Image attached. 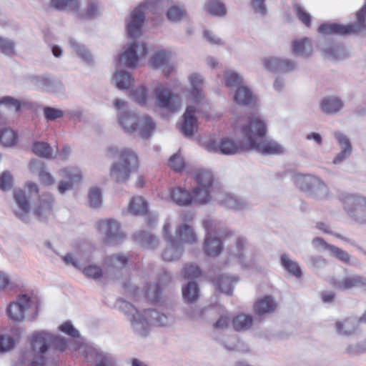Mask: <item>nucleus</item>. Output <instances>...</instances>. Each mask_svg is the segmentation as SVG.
Instances as JSON below:
<instances>
[{
    "label": "nucleus",
    "instance_id": "1",
    "mask_svg": "<svg viewBox=\"0 0 366 366\" xmlns=\"http://www.w3.org/2000/svg\"><path fill=\"white\" fill-rule=\"evenodd\" d=\"M51 344L61 351L66 347V342L62 337L54 336L46 331L33 333L31 337V348L21 355L19 366H43L44 355Z\"/></svg>",
    "mask_w": 366,
    "mask_h": 366
},
{
    "label": "nucleus",
    "instance_id": "2",
    "mask_svg": "<svg viewBox=\"0 0 366 366\" xmlns=\"http://www.w3.org/2000/svg\"><path fill=\"white\" fill-rule=\"evenodd\" d=\"M63 261L67 265H72L75 268L82 269L84 275L89 278L98 280L102 277L113 278L117 271L122 268L126 264L127 259L124 256L114 255L109 257L107 260V267L103 272L95 264H86L89 261V257L80 252L76 254H68L62 257Z\"/></svg>",
    "mask_w": 366,
    "mask_h": 366
},
{
    "label": "nucleus",
    "instance_id": "3",
    "mask_svg": "<svg viewBox=\"0 0 366 366\" xmlns=\"http://www.w3.org/2000/svg\"><path fill=\"white\" fill-rule=\"evenodd\" d=\"M119 308L130 317L134 330L142 336L147 334L153 321H156L161 326H168L172 323V320L167 316L154 311L147 310L139 314L133 305L124 300L119 302Z\"/></svg>",
    "mask_w": 366,
    "mask_h": 366
},
{
    "label": "nucleus",
    "instance_id": "4",
    "mask_svg": "<svg viewBox=\"0 0 366 366\" xmlns=\"http://www.w3.org/2000/svg\"><path fill=\"white\" fill-rule=\"evenodd\" d=\"M109 157L118 158L111 167V177L118 182H126L134 170L138 167V159L134 152L129 149L118 150L115 148L108 149Z\"/></svg>",
    "mask_w": 366,
    "mask_h": 366
},
{
    "label": "nucleus",
    "instance_id": "5",
    "mask_svg": "<svg viewBox=\"0 0 366 366\" xmlns=\"http://www.w3.org/2000/svg\"><path fill=\"white\" fill-rule=\"evenodd\" d=\"M39 312V300L34 295H21L6 308L9 319L13 322H23L26 318L34 320Z\"/></svg>",
    "mask_w": 366,
    "mask_h": 366
},
{
    "label": "nucleus",
    "instance_id": "6",
    "mask_svg": "<svg viewBox=\"0 0 366 366\" xmlns=\"http://www.w3.org/2000/svg\"><path fill=\"white\" fill-rule=\"evenodd\" d=\"M171 5L170 0H147L140 7L135 9L131 14L127 22V34L132 38L142 34V26L144 20L143 9H149L154 13H162Z\"/></svg>",
    "mask_w": 366,
    "mask_h": 366
},
{
    "label": "nucleus",
    "instance_id": "7",
    "mask_svg": "<svg viewBox=\"0 0 366 366\" xmlns=\"http://www.w3.org/2000/svg\"><path fill=\"white\" fill-rule=\"evenodd\" d=\"M118 123L124 132L134 134L142 138L149 137L155 129V124L149 116L139 117L134 113L119 114Z\"/></svg>",
    "mask_w": 366,
    "mask_h": 366
},
{
    "label": "nucleus",
    "instance_id": "8",
    "mask_svg": "<svg viewBox=\"0 0 366 366\" xmlns=\"http://www.w3.org/2000/svg\"><path fill=\"white\" fill-rule=\"evenodd\" d=\"M357 23L355 24L341 25L338 24H324L319 27V32L324 34H366V0L362 7L356 13Z\"/></svg>",
    "mask_w": 366,
    "mask_h": 366
},
{
    "label": "nucleus",
    "instance_id": "9",
    "mask_svg": "<svg viewBox=\"0 0 366 366\" xmlns=\"http://www.w3.org/2000/svg\"><path fill=\"white\" fill-rule=\"evenodd\" d=\"M267 131L264 122L258 117L247 119L242 124L240 132L244 138V147L248 150L253 147L265 135Z\"/></svg>",
    "mask_w": 366,
    "mask_h": 366
},
{
    "label": "nucleus",
    "instance_id": "10",
    "mask_svg": "<svg viewBox=\"0 0 366 366\" xmlns=\"http://www.w3.org/2000/svg\"><path fill=\"white\" fill-rule=\"evenodd\" d=\"M194 177L197 187L193 190L192 202L205 204L210 199L213 176L209 171L197 169L194 174Z\"/></svg>",
    "mask_w": 366,
    "mask_h": 366
},
{
    "label": "nucleus",
    "instance_id": "11",
    "mask_svg": "<svg viewBox=\"0 0 366 366\" xmlns=\"http://www.w3.org/2000/svg\"><path fill=\"white\" fill-rule=\"evenodd\" d=\"M147 52L148 49L145 44L135 41L129 43L118 56L117 65L135 68L142 59H145Z\"/></svg>",
    "mask_w": 366,
    "mask_h": 366
},
{
    "label": "nucleus",
    "instance_id": "12",
    "mask_svg": "<svg viewBox=\"0 0 366 366\" xmlns=\"http://www.w3.org/2000/svg\"><path fill=\"white\" fill-rule=\"evenodd\" d=\"M204 148L211 152L220 153L225 155H233L242 152L249 151L244 147V142L237 143L229 137L222 138L218 142L209 139L204 144Z\"/></svg>",
    "mask_w": 366,
    "mask_h": 366
},
{
    "label": "nucleus",
    "instance_id": "13",
    "mask_svg": "<svg viewBox=\"0 0 366 366\" xmlns=\"http://www.w3.org/2000/svg\"><path fill=\"white\" fill-rule=\"evenodd\" d=\"M72 348L85 353L86 358L92 362V366H117L115 360L111 355L96 348L85 346L82 342H78Z\"/></svg>",
    "mask_w": 366,
    "mask_h": 366
},
{
    "label": "nucleus",
    "instance_id": "14",
    "mask_svg": "<svg viewBox=\"0 0 366 366\" xmlns=\"http://www.w3.org/2000/svg\"><path fill=\"white\" fill-rule=\"evenodd\" d=\"M156 107L169 112H177L181 108V99L177 94L162 85L156 89Z\"/></svg>",
    "mask_w": 366,
    "mask_h": 366
},
{
    "label": "nucleus",
    "instance_id": "15",
    "mask_svg": "<svg viewBox=\"0 0 366 366\" xmlns=\"http://www.w3.org/2000/svg\"><path fill=\"white\" fill-rule=\"evenodd\" d=\"M97 227L104 235V241L108 244H117L124 237L119 223L114 219H102L97 222Z\"/></svg>",
    "mask_w": 366,
    "mask_h": 366
},
{
    "label": "nucleus",
    "instance_id": "16",
    "mask_svg": "<svg viewBox=\"0 0 366 366\" xmlns=\"http://www.w3.org/2000/svg\"><path fill=\"white\" fill-rule=\"evenodd\" d=\"M207 106L199 107L189 102L183 114V122L181 124V131L187 137H192L197 130V120L196 113L199 112Z\"/></svg>",
    "mask_w": 366,
    "mask_h": 366
},
{
    "label": "nucleus",
    "instance_id": "17",
    "mask_svg": "<svg viewBox=\"0 0 366 366\" xmlns=\"http://www.w3.org/2000/svg\"><path fill=\"white\" fill-rule=\"evenodd\" d=\"M190 85L189 94V102L200 106H207L204 102V94L202 91L204 78L197 73H192L188 76Z\"/></svg>",
    "mask_w": 366,
    "mask_h": 366
},
{
    "label": "nucleus",
    "instance_id": "18",
    "mask_svg": "<svg viewBox=\"0 0 366 366\" xmlns=\"http://www.w3.org/2000/svg\"><path fill=\"white\" fill-rule=\"evenodd\" d=\"M204 227L206 230V239L204 243V249L206 254L209 256H215L220 253L222 245L220 240L216 237H212L213 232L216 231L215 225L213 221L205 219L203 222Z\"/></svg>",
    "mask_w": 366,
    "mask_h": 366
},
{
    "label": "nucleus",
    "instance_id": "19",
    "mask_svg": "<svg viewBox=\"0 0 366 366\" xmlns=\"http://www.w3.org/2000/svg\"><path fill=\"white\" fill-rule=\"evenodd\" d=\"M330 282L334 287L342 291L352 288H366V278L359 274L341 278L332 277Z\"/></svg>",
    "mask_w": 366,
    "mask_h": 366
},
{
    "label": "nucleus",
    "instance_id": "20",
    "mask_svg": "<svg viewBox=\"0 0 366 366\" xmlns=\"http://www.w3.org/2000/svg\"><path fill=\"white\" fill-rule=\"evenodd\" d=\"M14 199L16 205V207L13 209L14 214L21 220L28 222L30 213V202L26 194V190L23 189H15L14 191Z\"/></svg>",
    "mask_w": 366,
    "mask_h": 366
},
{
    "label": "nucleus",
    "instance_id": "21",
    "mask_svg": "<svg viewBox=\"0 0 366 366\" xmlns=\"http://www.w3.org/2000/svg\"><path fill=\"white\" fill-rule=\"evenodd\" d=\"M170 227L169 223H165L163 227L164 236L168 242L169 245L164 250L162 257L164 260L169 262L178 259L182 252L181 242H177L174 237L169 234Z\"/></svg>",
    "mask_w": 366,
    "mask_h": 366
},
{
    "label": "nucleus",
    "instance_id": "22",
    "mask_svg": "<svg viewBox=\"0 0 366 366\" xmlns=\"http://www.w3.org/2000/svg\"><path fill=\"white\" fill-rule=\"evenodd\" d=\"M345 207L352 212L358 222H364L366 218V200L364 197L350 195L344 199Z\"/></svg>",
    "mask_w": 366,
    "mask_h": 366
},
{
    "label": "nucleus",
    "instance_id": "23",
    "mask_svg": "<svg viewBox=\"0 0 366 366\" xmlns=\"http://www.w3.org/2000/svg\"><path fill=\"white\" fill-rule=\"evenodd\" d=\"M60 174L62 177V179L58 186L60 194H64L69 190L73 184L79 182L82 177L81 172L77 168L62 169Z\"/></svg>",
    "mask_w": 366,
    "mask_h": 366
},
{
    "label": "nucleus",
    "instance_id": "24",
    "mask_svg": "<svg viewBox=\"0 0 366 366\" xmlns=\"http://www.w3.org/2000/svg\"><path fill=\"white\" fill-rule=\"evenodd\" d=\"M54 198L50 194H42L34 204L33 213L36 218L41 221L46 219L52 214Z\"/></svg>",
    "mask_w": 366,
    "mask_h": 366
},
{
    "label": "nucleus",
    "instance_id": "25",
    "mask_svg": "<svg viewBox=\"0 0 366 366\" xmlns=\"http://www.w3.org/2000/svg\"><path fill=\"white\" fill-rule=\"evenodd\" d=\"M262 61L266 69L272 71L289 72L295 68V64L293 61L274 57H267Z\"/></svg>",
    "mask_w": 366,
    "mask_h": 366
},
{
    "label": "nucleus",
    "instance_id": "26",
    "mask_svg": "<svg viewBox=\"0 0 366 366\" xmlns=\"http://www.w3.org/2000/svg\"><path fill=\"white\" fill-rule=\"evenodd\" d=\"M171 56L170 51L159 50L150 58V65L154 68L163 67V72L168 76L174 69V66L169 64Z\"/></svg>",
    "mask_w": 366,
    "mask_h": 366
},
{
    "label": "nucleus",
    "instance_id": "27",
    "mask_svg": "<svg viewBox=\"0 0 366 366\" xmlns=\"http://www.w3.org/2000/svg\"><path fill=\"white\" fill-rule=\"evenodd\" d=\"M29 169L31 172L38 175L41 184L51 186L55 183L54 177L46 170L44 163L41 161L36 159L31 160L29 164Z\"/></svg>",
    "mask_w": 366,
    "mask_h": 366
},
{
    "label": "nucleus",
    "instance_id": "28",
    "mask_svg": "<svg viewBox=\"0 0 366 366\" xmlns=\"http://www.w3.org/2000/svg\"><path fill=\"white\" fill-rule=\"evenodd\" d=\"M255 149L262 154H282L285 152V147L273 139H261L253 147Z\"/></svg>",
    "mask_w": 366,
    "mask_h": 366
},
{
    "label": "nucleus",
    "instance_id": "29",
    "mask_svg": "<svg viewBox=\"0 0 366 366\" xmlns=\"http://www.w3.org/2000/svg\"><path fill=\"white\" fill-rule=\"evenodd\" d=\"M176 234L179 238L177 242L193 244L197 242V237L192 227L185 223L181 224L176 229Z\"/></svg>",
    "mask_w": 366,
    "mask_h": 366
},
{
    "label": "nucleus",
    "instance_id": "30",
    "mask_svg": "<svg viewBox=\"0 0 366 366\" xmlns=\"http://www.w3.org/2000/svg\"><path fill=\"white\" fill-rule=\"evenodd\" d=\"M343 107L341 99L337 97H328L323 99L320 102V108L322 112L327 114L337 113Z\"/></svg>",
    "mask_w": 366,
    "mask_h": 366
},
{
    "label": "nucleus",
    "instance_id": "31",
    "mask_svg": "<svg viewBox=\"0 0 366 366\" xmlns=\"http://www.w3.org/2000/svg\"><path fill=\"white\" fill-rule=\"evenodd\" d=\"M277 304L271 297L267 296L258 300L254 305V310L258 315L270 313L276 310Z\"/></svg>",
    "mask_w": 366,
    "mask_h": 366
},
{
    "label": "nucleus",
    "instance_id": "32",
    "mask_svg": "<svg viewBox=\"0 0 366 366\" xmlns=\"http://www.w3.org/2000/svg\"><path fill=\"white\" fill-rule=\"evenodd\" d=\"M335 137L339 144L342 147V151L339 153L333 160L334 164H338L350 155L352 147L349 139L344 134L336 133Z\"/></svg>",
    "mask_w": 366,
    "mask_h": 366
},
{
    "label": "nucleus",
    "instance_id": "33",
    "mask_svg": "<svg viewBox=\"0 0 366 366\" xmlns=\"http://www.w3.org/2000/svg\"><path fill=\"white\" fill-rule=\"evenodd\" d=\"M292 51L294 54L302 56H308L311 55L312 48L310 39L307 38H302L295 40L292 43Z\"/></svg>",
    "mask_w": 366,
    "mask_h": 366
},
{
    "label": "nucleus",
    "instance_id": "34",
    "mask_svg": "<svg viewBox=\"0 0 366 366\" xmlns=\"http://www.w3.org/2000/svg\"><path fill=\"white\" fill-rule=\"evenodd\" d=\"M112 82L119 89H127L134 84V79L127 71H116L113 75Z\"/></svg>",
    "mask_w": 366,
    "mask_h": 366
},
{
    "label": "nucleus",
    "instance_id": "35",
    "mask_svg": "<svg viewBox=\"0 0 366 366\" xmlns=\"http://www.w3.org/2000/svg\"><path fill=\"white\" fill-rule=\"evenodd\" d=\"M252 317L243 313L236 315L232 322L234 330L238 332L245 331L249 329L252 325Z\"/></svg>",
    "mask_w": 366,
    "mask_h": 366
},
{
    "label": "nucleus",
    "instance_id": "36",
    "mask_svg": "<svg viewBox=\"0 0 366 366\" xmlns=\"http://www.w3.org/2000/svg\"><path fill=\"white\" fill-rule=\"evenodd\" d=\"M50 6L59 11L69 10L77 13L79 9V0H51Z\"/></svg>",
    "mask_w": 366,
    "mask_h": 366
},
{
    "label": "nucleus",
    "instance_id": "37",
    "mask_svg": "<svg viewBox=\"0 0 366 366\" xmlns=\"http://www.w3.org/2000/svg\"><path fill=\"white\" fill-rule=\"evenodd\" d=\"M170 197L174 202L179 206H187L192 203V196L190 193L181 188L173 189Z\"/></svg>",
    "mask_w": 366,
    "mask_h": 366
},
{
    "label": "nucleus",
    "instance_id": "38",
    "mask_svg": "<svg viewBox=\"0 0 366 366\" xmlns=\"http://www.w3.org/2000/svg\"><path fill=\"white\" fill-rule=\"evenodd\" d=\"M357 322L355 319L347 318L336 322L337 331L342 335H350L357 330Z\"/></svg>",
    "mask_w": 366,
    "mask_h": 366
},
{
    "label": "nucleus",
    "instance_id": "39",
    "mask_svg": "<svg viewBox=\"0 0 366 366\" xmlns=\"http://www.w3.org/2000/svg\"><path fill=\"white\" fill-rule=\"evenodd\" d=\"M237 88V92L234 96V99L236 103L241 105L249 104L252 99V94L249 89L242 85V84Z\"/></svg>",
    "mask_w": 366,
    "mask_h": 366
},
{
    "label": "nucleus",
    "instance_id": "40",
    "mask_svg": "<svg viewBox=\"0 0 366 366\" xmlns=\"http://www.w3.org/2000/svg\"><path fill=\"white\" fill-rule=\"evenodd\" d=\"M281 264L282 267L291 274L300 277L302 275V271L299 264L289 258L286 254L281 256Z\"/></svg>",
    "mask_w": 366,
    "mask_h": 366
},
{
    "label": "nucleus",
    "instance_id": "41",
    "mask_svg": "<svg viewBox=\"0 0 366 366\" xmlns=\"http://www.w3.org/2000/svg\"><path fill=\"white\" fill-rule=\"evenodd\" d=\"M87 6L84 12L80 11V8L77 13H76L79 17L81 18H92L100 12V6L97 0H86Z\"/></svg>",
    "mask_w": 366,
    "mask_h": 366
},
{
    "label": "nucleus",
    "instance_id": "42",
    "mask_svg": "<svg viewBox=\"0 0 366 366\" xmlns=\"http://www.w3.org/2000/svg\"><path fill=\"white\" fill-rule=\"evenodd\" d=\"M224 83L229 88L238 87L242 84V79L237 72L226 70L224 74Z\"/></svg>",
    "mask_w": 366,
    "mask_h": 366
},
{
    "label": "nucleus",
    "instance_id": "43",
    "mask_svg": "<svg viewBox=\"0 0 366 366\" xmlns=\"http://www.w3.org/2000/svg\"><path fill=\"white\" fill-rule=\"evenodd\" d=\"M182 295L185 301L193 302L199 297V288L196 283L189 282L187 285L182 288Z\"/></svg>",
    "mask_w": 366,
    "mask_h": 366
},
{
    "label": "nucleus",
    "instance_id": "44",
    "mask_svg": "<svg viewBox=\"0 0 366 366\" xmlns=\"http://www.w3.org/2000/svg\"><path fill=\"white\" fill-rule=\"evenodd\" d=\"M205 10L213 16H224L226 9L223 4L216 0L208 1L204 6Z\"/></svg>",
    "mask_w": 366,
    "mask_h": 366
},
{
    "label": "nucleus",
    "instance_id": "45",
    "mask_svg": "<svg viewBox=\"0 0 366 366\" xmlns=\"http://www.w3.org/2000/svg\"><path fill=\"white\" fill-rule=\"evenodd\" d=\"M129 211L133 214H141L147 210V203L142 197H134L129 202Z\"/></svg>",
    "mask_w": 366,
    "mask_h": 366
},
{
    "label": "nucleus",
    "instance_id": "46",
    "mask_svg": "<svg viewBox=\"0 0 366 366\" xmlns=\"http://www.w3.org/2000/svg\"><path fill=\"white\" fill-rule=\"evenodd\" d=\"M32 150L35 154L41 157L51 158L52 157V149L49 144L46 142H34Z\"/></svg>",
    "mask_w": 366,
    "mask_h": 366
},
{
    "label": "nucleus",
    "instance_id": "47",
    "mask_svg": "<svg viewBox=\"0 0 366 366\" xmlns=\"http://www.w3.org/2000/svg\"><path fill=\"white\" fill-rule=\"evenodd\" d=\"M17 141L16 133L10 129H4L0 132V142L6 146L10 147L16 144Z\"/></svg>",
    "mask_w": 366,
    "mask_h": 366
},
{
    "label": "nucleus",
    "instance_id": "48",
    "mask_svg": "<svg viewBox=\"0 0 366 366\" xmlns=\"http://www.w3.org/2000/svg\"><path fill=\"white\" fill-rule=\"evenodd\" d=\"M325 56L331 59H340L346 56L345 49L340 45L327 48L324 51Z\"/></svg>",
    "mask_w": 366,
    "mask_h": 366
},
{
    "label": "nucleus",
    "instance_id": "49",
    "mask_svg": "<svg viewBox=\"0 0 366 366\" xmlns=\"http://www.w3.org/2000/svg\"><path fill=\"white\" fill-rule=\"evenodd\" d=\"M186 16V11L181 7L170 6L167 12V17L170 21H181Z\"/></svg>",
    "mask_w": 366,
    "mask_h": 366
},
{
    "label": "nucleus",
    "instance_id": "50",
    "mask_svg": "<svg viewBox=\"0 0 366 366\" xmlns=\"http://www.w3.org/2000/svg\"><path fill=\"white\" fill-rule=\"evenodd\" d=\"M237 279L232 278L228 276H222L219 278L217 285L219 290L227 295H230L232 291L233 283L237 282Z\"/></svg>",
    "mask_w": 366,
    "mask_h": 366
},
{
    "label": "nucleus",
    "instance_id": "51",
    "mask_svg": "<svg viewBox=\"0 0 366 366\" xmlns=\"http://www.w3.org/2000/svg\"><path fill=\"white\" fill-rule=\"evenodd\" d=\"M315 179L308 175H299L296 178L297 186L303 191L311 189Z\"/></svg>",
    "mask_w": 366,
    "mask_h": 366
},
{
    "label": "nucleus",
    "instance_id": "52",
    "mask_svg": "<svg viewBox=\"0 0 366 366\" xmlns=\"http://www.w3.org/2000/svg\"><path fill=\"white\" fill-rule=\"evenodd\" d=\"M223 203L228 208L240 210L246 207V204L241 199H237L233 195H227L223 200Z\"/></svg>",
    "mask_w": 366,
    "mask_h": 366
},
{
    "label": "nucleus",
    "instance_id": "53",
    "mask_svg": "<svg viewBox=\"0 0 366 366\" xmlns=\"http://www.w3.org/2000/svg\"><path fill=\"white\" fill-rule=\"evenodd\" d=\"M312 194L317 199H323L327 197V187L319 180L315 179L310 189Z\"/></svg>",
    "mask_w": 366,
    "mask_h": 366
},
{
    "label": "nucleus",
    "instance_id": "54",
    "mask_svg": "<svg viewBox=\"0 0 366 366\" xmlns=\"http://www.w3.org/2000/svg\"><path fill=\"white\" fill-rule=\"evenodd\" d=\"M130 96L139 105H144L147 102V90L143 86L137 87L131 93Z\"/></svg>",
    "mask_w": 366,
    "mask_h": 366
},
{
    "label": "nucleus",
    "instance_id": "55",
    "mask_svg": "<svg viewBox=\"0 0 366 366\" xmlns=\"http://www.w3.org/2000/svg\"><path fill=\"white\" fill-rule=\"evenodd\" d=\"M89 200L90 206L92 207H97L102 203V192L99 188H91L89 192Z\"/></svg>",
    "mask_w": 366,
    "mask_h": 366
},
{
    "label": "nucleus",
    "instance_id": "56",
    "mask_svg": "<svg viewBox=\"0 0 366 366\" xmlns=\"http://www.w3.org/2000/svg\"><path fill=\"white\" fill-rule=\"evenodd\" d=\"M137 239L142 243L147 245L148 247H155L157 245L158 241L152 234L141 232L137 235Z\"/></svg>",
    "mask_w": 366,
    "mask_h": 366
},
{
    "label": "nucleus",
    "instance_id": "57",
    "mask_svg": "<svg viewBox=\"0 0 366 366\" xmlns=\"http://www.w3.org/2000/svg\"><path fill=\"white\" fill-rule=\"evenodd\" d=\"M15 345V341L9 335H0V352H6L11 350Z\"/></svg>",
    "mask_w": 366,
    "mask_h": 366
},
{
    "label": "nucleus",
    "instance_id": "58",
    "mask_svg": "<svg viewBox=\"0 0 366 366\" xmlns=\"http://www.w3.org/2000/svg\"><path fill=\"white\" fill-rule=\"evenodd\" d=\"M14 43L9 39L0 37V51L6 55L14 54Z\"/></svg>",
    "mask_w": 366,
    "mask_h": 366
},
{
    "label": "nucleus",
    "instance_id": "59",
    "mask_svg": "<svg viewBox=\"0 0 366 366\" xmlns=\"http://www.w3.org/2000/svg\"><path fill=\"white\" fill-rule=\"evenodd\" d=\"M0 104L8 107L10 109L17 112L21 106L20 102L10 97H4L0 99Z\"/></svg>",
    "mask_w": 366,
    "mask_h": 366
},
{
    "label": "nucleus",
    "instance_id": "60",
    "mask_svg": "<svg viewBox=\"0 0 366 366\" xmlns=\"http://www.w3.org/2000/svg\"><path fill=\"white\" fill-rule=\"evenodd\" d=\"M330 250L331 251L334 256H335L342 262L348 263L350 262V257L348 254V253L346 252L345 251L333 245L330 247Z\"/></svg>",
    "mask_w": 366,
    "mask_h": 366
},
{
    "label": "nucleus",
    "instance_id": "61",
    "mask_svg": "<svg viewBox=\"0 0 366 366\" xmlns=\"http://www.w3.org/2000/svg\"><path fill=\"white\" fill-rule=\"evenodd\" d=\"M295 9L297 15L299 19L302 21L303 24L306 26H310L311 21V16L310 14H308L303 8H302L300 5L295 4Z\"/></svg>",
    "mask_w": 366,
    "mask_h": 366
},
{
    "label": "nucleus",
    "instance_id": "62",
    "mask_svg": "<svg viewBox=\"0 0 366 366\" xmlns=\"http://www.w3.org/2000/svg\"><path fill=\"white\" fill-rule=\"evenodd\" d=\"M13 177L8 172H4L0 176V189L2 190L9 189L12 184Z\"/></svg>",
    "mask_w": 366,
    "mask_h": 366
},
{
    "label": "nucleus",
    "instance_id": "63",
    "mask_svg": "<svg viewBox=\"0 0 366 366\" xmlns=\"http://www.w3.org/2000/svg\"><path fill=\"white\" fill-rule=\"evenodd\" d=\"M61 332L73 337H79V332L76 330L70 322H66L59 326Z\"/></svg>",
    "mask_w": 366,
    "mask_h": 366
},
{
    "label": "nucleus",
    "instance_id": "64",
    "mask_svg": "<svg viewBox=\"0 0 366 366\" xmlns=\"http://www.w3.org/2000/svg\"><path fill=\"white\" fill-rule=\"evenodd\" d=\"M184 276L186 278L194 279L201 274L199 269L196 265H188L184 268Z\"/></svg>",
    "mask_w": 366,
    "mask_h": 366
}]
</instances>
